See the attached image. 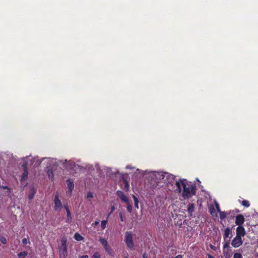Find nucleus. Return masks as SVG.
Returning <instances> with one entry per match:
<instances>
[{"label": "nucleus", "instance_id": "f257e3e1", "mask_svg": "<svg viewBox=\"0 0 258 258\" xmlns=\"http://www.w3.org/2000/svg\"><path fill=\"white\" fill-rule=\"evenodd\" d=\"M179 192L181 191V185L183 187L182 196L184 200L188 199L196 195V187L195 184L188 182L185 179H181L175 183Z\"/></svg>", "mask_w": 258, "mask_h": 258}, {"label": "nucleus", "instance_id": "f03ea898", "mask_svg": "<svg viewBox=\"0 0 258 258\" xmlns=\"http://www.w3.org/2000/svg\"><path fill=\"white\" fill-rule=\"evenodd\" d=\"M124 242L127 247L131 250L135 249V244L133 241V236L131 232L126 231L125 233Z\"/></svg>", "mask_w": 258, "mask_h": 258}, {"label": "nucleus", "instance_id": "7ed1b4c3", "mask_svg": "<svg viewBox=\"0 0 258 258\" xmlns=\"http://www.w3.org/2000/svg\"><path fill=\"white\" fill-rule=\"evenodd\" d=\"M59 258L68 257L67 239L62 238L61 240V246L59 248Z\"/></svg>", "mask_w": 258, "mask_h": 258}, {"label": "nucleus", "instance_id": "20e7f679", "mask_svg": "<svg viewBox=\"0 0 258 258\" xmlns=\"http://www.w3.org/2000/svg\"><path fill=\"white\" fill-rule=\"evenodd\" d=\"M249 218L246 220L248 221L246 223V226H249L250 227L258 225V213H254L252 215L251 217H248Z\"/></svg>", "mask_w": 258, "mask_h": 258}, {"label": "nucleus", "instance_id": "39448f33", "mask_svg": "<svg viewBox=\"0 0 258 258\" xmlns=\"http://www.w3.org/2000/svg\"><path fill=\"white\" fill-rule=\"evenodd\" d=\"M166 172H155L154 173V180L156 182H164Z\"/></svg>", "mask_w": 258, "mask_h": 258}, {"label": "nucleus", "instance_id": "423d86ee", "mask_svg": "<svg viewBox=\"0 0 258 258\" xmlns=\"http://www.w3.org/2000/svg\"><path fill=\"white\" fill-rule=\"evenodd\" d=\"M243 243L242 237L236 235L234 239L232 240L231 245L234 248H237L241 246Z\"/></svg>", "mask_w": 258, "mask_h": 258}, {"label": "nucleus", "instance_id": "0eeeda50", "mask_svg": "<svg viewBox=\"0 0 258 258\" xmlns=\"http://www.w3.org/2000/svg\"><path fill=\"white\" fill-rule=\"evenodd\" d=\"M175 176L173 174L166 172L164 183L167 184H171L175 180Z\"/></svg>", "mask_w": 258, "mask_h": 258}, {"label": "nucleus", "instance_id": "6e6552de", "mask_svg": "<svg viewBox=\"0 0 258 258\" xmlns=\"http://www.w3.org/2000/svg\"><path fill=\"white\" fill-rule=\"evenodd\" d=\"M54 203V205H55L54 208V210L57 211H60L62 207V203H61L60 200L58 198V195H56L55 196Z\"/></svg>", "mask_w": 258, "mask_h": 258}, {"label": "nucleus", "instance_id": "1a4fd4ad", "mask_svg": "<svg viewBox=\"0 0 258 258\" xmlns=\"http://www.w3.org/2000/svg\"><path fill=\"white\" fill-rule=\"evenodd\" d=\"M244 221V217L242 214H238L236 216L235 223L238 226H242Z\"/></svg>", "mask_w": 258, "mask_h": 258}, {"label": "nucleus", "instance_id": "9d476101", "mask_svg": "<svg viewBox=\"0 0 258 258\" xmlns=\"http://www.w3.org/2000/svg\"><path fill=\"white\" fill-rule=\"evenodd\" d=\"M236 235L242 237L245 235L246 231L243 226H237L236 229Z\"/></svg>", "mask_w": 258, "mask_h": 258}, {"label": "nucleus", "instance_id": "9b49d317", "mask_svg": "<svg viewBox=\"0 0 258 258\" xmlns=\"http://www.w3.org/2000/svg\"><path fill=\"white\" fill-rule=\"evenodd\" d=\"M22 167L23 169V173H22L21 177V180H25L28 175V168H27V163H23L22 165Z\"/></svg>", "mask_w": 258, "mask_h": 258}, {"label": "nucleus", "instance_id": "f8f14e48", "mask_svg": "<svg viewBox=\"0 0 258 258\" xmlns=\"http://www.w3.org/2000/svg\"><path fill=\"white\" fill-rule=\"evenodd\" d=\"M116 195L123 202L126 204H128V200L126 196L124 194L123 191L121 190H117L116 191Z\"/></svg>", "mask_w": 258, "mask_h": 258}, {"label": "nucleus", "instance_id": "ddd939ff", "mask_svg": "<svg viewBox=\"0 0 258 258\" xmlns=\"http://www.w3.org/2000/svg\"><path fill=\"white\" fill-rule=\"evenodd\" d=\"M66 182L69 191L71 194L74 187V181L71 179H69L67 180Z\"/></svg>", "mask_w": 258, "mask_h": 258}, {"label": "nucleus", "instance_id": "4468645a", "mask_svg": "<svg viewBox=\"0 0 258 258\" xmlns=\"http://www.w3.org/2000/svg\"><path fill=\"white\" fill-rule=\"evenodd\" d=\"M230 233V229L229 227H227L224 231L223 238L225 241L227 240V238L229 237Z\"/></svg>", "mask_w": 258, "mask_h": 258}, {"label": "nucleus", "instance_id": "2eb2a0df", "mask_svg": "<svg viewBox=\"0 0 258 258\" xmlns=\"http://www.w3.org/2000/svg\"><path fill=\"white\" fill-rule=\"evenodd\" d=\"M209 212L212 216H213V217L217 216V213L216 212L215 209L213 206H211L209 208Z\"/></svg>", "mask_w": 258, "mask_h": 258}, {"label": "nucleus", "instance_id": "dca6fc26", "mask_svg": "<svg viewBox=\"0 0 258 258\" xmlns=\"http://www.w3.org/2000/svg\"><path fill=\"white\" fill-rule=\"evenodd\" d=\"M99 241L102 244L103 247L108 245L107 241L104 238L100 237L99 239Z\"/></svg>", "mask_w": 258, "mask_h": 258}, {"label": "nucleus", "instance_id": "f3484780", "mask_svg": "<svg viewBox=\"0 0 258 258\" xmlns=\"http://www.w3.org/2000/svg\"><path fill=\"white\" fill-rule=\"evenodd\" d=\"M74 237L77 241H82L84 239V237L79 233H76Z\"/></svg>", "mask_w": 258, "mask_h": 258}, {"label": "nucleus", "instance_id": "a211bd4d", "mask_svg": "<svg viewBox=\"0 0 258 258\" xmlns=\"http://www.w3.org/2000/svg\"><path fill=\"white\" fill-rule=\"evenodd\" d=\"M229 213H228V212H223V211H221L219 212V214H220V218L221 220H224V219L226 218V216L227 214H229Z\"/></svg>", "mask_w": 258, "mask_h": 258}, {"label": "nucleus", "instance_id": "6ab92c4d", "mask_svg": "<svg viewBox=\"0 0 258 258\" xmlns=\"http://www.w3.org/2000/svg\"><path fill=\"white\" fill-rule=\"evenodd\" d=\"M28 255V252L26 251L20 252L18 253V256L19 258H25Z\"/></svg>", "mask_w": 258, "mask_h": 258}, {"label": "nucleus", "instance_id": "aec40b11", "mask_svg": "<svg viewBox=\"0 0 258 258\" xmlns=\"http://www.w3.org/2000/svg\"><path fill=\"white\" fill-rule=\"evenodd\" d=\"M195 209V206L194 204H190L188 205V212L191 214L192 212H194Z\"/></svg>", "mask_w": 258, "mask_h": 258}, {"label": "nucleus", "instance_id": "412c9836", "mask_svg": "<svg viewBox=\"0 0 258 258\" xmlns=\"http://www.w3.org/2000/svg\"><path fill=\"white\" fill-rule=\"evenodd\" d=\"M0 241L4 244H7V243L8 242L7 239L6 238V237L2 235H1V234H0Z\"/></svg>", "mask_w": 258, "mask_h": 258}, {"label": "nucleus", "instance_id": "4be33fe9", "mask_svg": "<svg viewBox=\"0 0 258 258\" xmlns=\"http://www.w3.org/2000/svg\"><path fill=\"white\" fill-rule=\"evenodd\" d=\"M241 205L245 207H246V208H248L250 206V204H249V202L247 200H243L241 202Z\"/></svg>", "mask_w": 258, "mask_h": 258}, {"label": "nucleus", "instance_id": "5701e85b", "mask_svg": "<svg viewBox=\"0 0 258 258\" xmlns=\"http://www.w3.org/2000/svg\"><path fill=\"white\" fill-rule=\"evenodd\" d=\"M47 173L48 177L52 180L53 178V173L52 170L51 169H48Z\"/></svg>", "mask_w": 258, "mask_h": 258}, {"label": "nucleus", "instance_id": "b1692460", "mask_svg": "<svg viewBox=\"0 0 258 258\" xmlns=\"http://www.w3.org/2000/svg\"><path fill=\"white\" fill-rule=\"evenodd\" d=\"M107 218H108L107 217V219L106 220H102L101 222V227H102V229H105L106 228V224H107Z\"/></svg>", "mask_w": 258, "mask_h": 258}, {"label": "nucleus", "instance_id": "393cba45", "mask_svg": "<svg viewBox=\"0 0 258 258\" xmlns=\"http://www.w3.org/2000/svg\"><path fill=\"white\" fill-rule=\"evenodd\" d=\"M67 217L68 221H71L72 216L70 210H68V212H67Z\"/></svg>", "mask_w": 258, "mask_h": 258}, {"label": "nucleus", "instance_id": "a878e982", "mask_svg": "<svg viewBox=\"0 0 258 258\" xmlns=\"http://www.w3.org/2000/svg\"><path fill=\"white\" fill-rule=\"evenodd\" d=\"M127 204L126 209H127V211L129 213H131L132 212V210H133L132 205H131L130 204V202H128V204Z\"/></svg>", "mask_w": 258, "mask_h": 258}, {"label": "nucleus", "instance_id": "bb28decb", "mask_svg": "<svg viewBox=\"0 0 258 258\" xmlns=\"http://www.w3.org/2000/svg\"><path fill=\"white\" fill-rule=\"evenodd\" d=\"M134 201H135V207L136 208L138 209L139 208V205H138L139 201H138V200L137 198L135 196H134Z\"/></svg>", "mask_w": 258, "mask_h": 258}, {"label": "nucleus", "instance_id": "cd10ccee", "mask_svg": "<svg viewBox=\"0 0 258 258\" xmlns=\"http://www.w3.org/2000/svg\"><path fill=\"white\" fill-rule=\"evenodd\" d=\"M104 248L105 249V251L109 254L111 253V249L108 245H107L106 246L104 247Z\"/></svg>", "mask_w": 258, "mask_h": 258}, {"label": "nucleus", "instance_id": "c85d7f7f", "mask_svg": "<svg viewBox=\"0 0 258 258\" xmlns=\"http://www.w3.org/2000/svg\"><path fill=\"white\" fill-rule=\"evenodd\" d=\"M233 258H243V257L240 253H235L233 255Z\"/></svg>", "mask_w": 258, "mask_h": 258}, {"label": "nucleus", "instance_id": "c756f323", "mask_svg": "<svg viewBox=\"0 0 258 258\" xmlns=\"http://www.w3.org/2000/svg\"><path fill=\"white\" fill-rule=\"evenodd\" d=\"M115 207L114 206H111L110 208V212L108 214L107 218L110 215V214L115 210Z\"/></svg>", "mask_w": 258, "mask_h": 258}, {"label": "nucleus", "instance_id": "7c9ffc66", "mask_svg": "<svg viewBox=\"0 0 258 258\" xmlns=\"http://www.w3.org/2000/svg\"><path fill=\"white\" fill-rule=\"evenodd\" d=\"M125 181V185H124V189L126 191H127L129 189V184L127 181Z\"/></svg>", "mask_w": 258, "mask_h": 258}, {"label": "nucleus", "instance_id": "2f4dec72", "mask_svg": "<svg viewBox=\"0 0 258 258\" xmlns=\"http://www.w3.org/2000/svg\"><path fill=\"white\" fill-rule=\"evenodd\" d=\"M35 193L36 192L34 190H33L32 193L29 195V200H32L33 198Z\"/></svg>", "mask_w": 258, "mask_h": 258}, {"label": "nucleus", "instance_id": "473e14b6", "mask_svg": "<svg viewBox=\"0 0 258 258\" xmlns=\"http://www.w3.org/2000/svg\"><path fill=\"white\" fill-rule=\"evenodd\" d=\"M92 257L93 258H100V255L98 252H96L93 254Z\"/></svg>", "mask_w": 258, "mask_h": 258}, {"label": "nucleus", "instance_id": "72a5a7b5", "mask_svg": "<svg viewBox=\"0 0 258 258\" xmlns=\"http://www.w3.org/2000/svg\"><path fill=\"white\" fill-rule=\"evenodd\" d=\"M215 206H216V209L217 210V212L219 213L220 212H221L220 209L219 205L217 203H215Z\"/></svg>", "mask_w": 258, "mask_h": 258}, {"label": "nucleus", "instance_id": "f704fd0d", "mask_svg": "<svg viewBox=\"0 0 258 258\" xmlns=\"http://www.w3.org/2000/svg\"><path fill=\"white\" fill-rule=\"evenodd\" d=\"M93 198V194L91 192H88V194L87 195V198L90 199V198Z\"/></svg>", "mask_w": 258, "mask_h": 258}, {"label": "nucleus", "instance_id": "c9c22d12", "mask_svg": "<svg viewBox=\"0 0 258 258\" xmlns=\"http://www.w3.org/2000/svg\"><path fill=\"white\" fill-rule=\"evenodd\" d=\"M28 242V240H27V239L26 238H24L23 239H22V243L23 244H27Z\"/></svg>", "mask_w": 258, "mask_h": 258}, {"label": "nucleus", "instance_id": "e433bc0d", "mask_svg": "<svg viewBox=\"0 0 258 258\" xmlns=\"http://www.w3.org/2000/svg\"><path fill=\"white\" fill-rule=\"evenodd\" d=\"M229 240H230L229 239L227 240L226 243H225L224 244V246H223L224 248L229 246Z\"/></svg>", "mask_w": 258, "mask_h": 258}, {"label": "nucleus", "instance_id": "4c0bfd02", "mask_svg": "<svg viewBox=\"0 0 258 258\" xmlns=\"http://www.w3.org/2000/svg\"><path fill=\"white\" fill-rule=\"evenodd\" d=\"M63 207L65 209V210H66L67 212H68V210H70L69 209V207H68V204H64L63 205Z\"/></svg>", "mask_w": 258, "mask_h": 258}, {"label": "nucleus", "instance_id": "58836bf2", "mask_svg": "<svg viewBox=\"0 0 258 258\" xmlns=\"http://www.w3.org/2000/svg\"><path fill=\"white\" fill-rule=\"evenodd\" d=\"M119 217H120V221H121V222L123 221L124 220H123V215H122V213H119Z\"/></svg>", "mask_w": 258, "mask_h": 258}, {"label": "nucleus", "instance_id": "ea45409f", "mask_svg": "<svg viewBox=\"0 0 258 258\" xmlns=\"http://www.w3.org/2000/svg\"><path fill=\"white\" fill-rule=\"evenodd\" d=\"M99 221H95V222L93 224V225H95V226H97V225H98L99 224Z\"/></svg>", "mask_w": 258, "mask_h": 258}, {"label": "nucleus", "instance_id": "a19ab883", "mask_svg": "<svg viewBox=\"0 0 258 258\" xmlns=\"http://www.w3.org/2000/svg\"><path fill=\"white\" fill-rule=\"evenodd\" d=\"M143 258H148V255L146 253H144L143 254Z\"/></svg>", "mask_w": 258, "mask_h": 258}, {"label": "nucleus", "instance_id": "79ce46f5", "mask_svg": "<svg viewBox=\"0 0 258 258\" xmlns=\"http://www.w3.org/2000/svg\"><path fill=\"white\" fill-rule=\"evenodd\" d=\"M80 258H88V256L87 255H84L81 256Z\"/></svg>", "mask_w": 258, "mask_h": 258}, {"label": "nucleus", "instance_id": "37998d69", "mask_svg": "<svg viewBox=\"0 0 258 258\" xmlns=\"http://www.w3.org/2000/svg\"><path fill=\"white\" fill-rule=\"evenodd\" d=\"M182 256L181 255H177L174 258H182Z\"/></svg>", "mask_w": 258, "mask_h": 258}, {"label": "nucleus", "instance_id": "c03bdc74", "mask_svg": "<svg viewBox=\"0 0 258 258\" xmlns=\"http://www.w3.org/2000/svg\"><path fill=\"white\" fill-rule=\"evenodd\" d=\"M208 258H214L212 255L208 254Z\"/></svg>", "mask_w": 258, "mask_h": 258}, {"label": "nucleus", "instance_id": "a18cd8bd", "mask_svg": "<svg viewBox=\"0 0 258 258\" xmlns=\"http://www.w3.org/2000/svg\"><path fill=\"white\" fill-rule=\"evenodd\" d=\"M211 248L212 249H214V246L212 245H211L210 246Z\"/></svg>", "mask_w": 258, "mask_h": 258}, {"label": "nucleus", "instance_id": "49530a36", "mask_svg": "<svg viewBox=\"0 0 258 258\" xmlns=\"http://www.w3.org/2000/svg\"><path fill=\"white\" fill-rule=\"evenodd\" d=\"M4 188L5 189H8V186H5Z\"/></svg>", "mask_w": 258, "mask_h": 258}, {"label": "nucleus", "instance_id": "de8ad7c7", "mask_svg": "<svg viewBox=\"0 0 258 258\" xmlns=\"http://www.w3.org/2000/svg\"><path fill=\"white\" fill-rule=\"evenodd\" d=\"M124 258H128L127 256L125 257Z\"/></svg>", "mask_w": 258, "mask_h": 258}]
</instances>
